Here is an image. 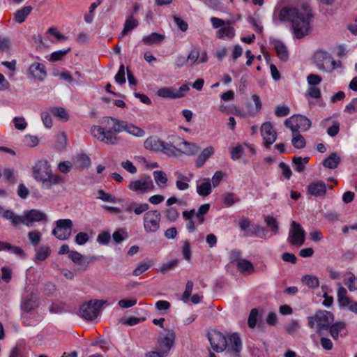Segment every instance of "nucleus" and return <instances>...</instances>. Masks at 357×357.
Segmentation results:
<instances>
[{
	"instance_id": "f8f14e48",
	"label": "nucleus",
	"mask_w": 357,
	"mask_h": 357,
	"mask_svg": "<svg viewBox=\"0 0 357 357\" xmlns=\"http://www.w3.org/2000/svg\"><path fill=\"white\" fill-rule=\"evenodd\" d=\"M314 63L316 67L321 71H326V66L328 63H331L333 66V69L335 68V61L333 59L331 56L324 51H317L314 53Z\"/></svg>"
},
{
	"instance_id": "b1692460",
	"label": "nucleus",
	"mask_w": 357,
	"mask_h": 357,
	"mask_svg": "<svg viewBox=\"0 0 357 357\" xmlns=\"http://www.w3.org/2000/svg\"><path fill=\"white\" fill-rule=\"evenodd\" d=\"M91 164L89 156L85 153L77 154L74 158V165L79 169L88 168Z\"/></svg>"
},
{
	"instance_id": "8fccbe9b",
	"label": "nucleus",
	"mask_w": 357,
	"mask_h": 357,
	"mask_svg": "<svg viewBox=\"0 0 357 357\" xmlns=\"http://www.w3.org/2000/svg\"><path fill=\"white\" fill-rule=\"evenodd\" d=\"M126 237H128L127 231L123 228L114 231L112 234L113 240L116 243H121Z\"/></svg>"
},
{
	"instance_id": "1a4fd4ad",
	"label": "nucleus",
	"mask_w": 357,
	"mask_h": 357,
	"mask_svg": "<svg viewBox=\"0 0 357 357\" xmlns=\"http://www.w3.org/2000/svg\"><path fill=\"white\" fill-rule=\"evenodd\" d=\"M208 339L214 351L220 352L227 349V340L222 333L212 330L208 333Z\"/></svg>"
},
{
	"instance_id": "79ce46f5",
	"label": "nucleus",
	"mask_w": 357,
	"mask_h": 357,
	"mask_svg": "<svg viewBox=\"0 0 357 357\" xmlns=\"http://www.w3.org/2000/svg\"><path fill=\"white\" fill-rule=\"evenodd\" d=\"M155 181L160 187L165 186L167 183V177L166 174L162 171L153 172Z\"/></svg>"
},
{
	"instance_id": "f3484780",
	"label": "nucleus",
	"mask_w": 357,
	"mask_h": 357,
	"mask_svg": "<svg viewBox=\"0 0 357 357\" xmlns=\"http://www.w3.org/2000/svg\"><path fill=\"white\" fill-rule=\"evenodd\" d=\"M172 138L177 141V146H183V151L181 150V153L192 155L199 151V147L195 144H191L178 136H172Z\"/></svg>"
},
{
	"instance_id": "6e6d98bb",
	"label": "nucleus",
	"mask_w": 357,
	"mask_h": 357,
	"mask_svg": "<svg viewBox=\"0 0 357 357\" xmlns=\"http://www.w3.org/2000/svg\"><path fill=\"white\" fill-rule=\"evenodd\" d=\"M258 314V310L256 308H254L250 311L248 320V324L250 328H254L255 327Z\"/></svg>"
},
{
	"instance_id": "052dcab7",
	"label": "nucleus",
	"mask_w": 357,
	"mask_h": 357,
	"mask_svg": "<svg viewBox=\"0 0 357 357\" xmlns=\"http://www.w3.org/2000/svg\"><path fill=\"white\" fill-rule=\"evenodd\" d=\"M211 22L213 27L215 29L220 28V27H222L225 25L231 24V22L229 20L225 21L220 18L215 17H212L211 18Z\"/></svg>"
},
{
	"instance_id": "72a5a7b5",
	"label": "nucleus",
	"mask_w": 357,
	"mask_h": 357,
	"mask_svg": "<svg viewBox=\"0 0 357 357\" xmlns=\"http://www.w3.org/2000/svg\"><path fill=\"white\" fill-rule=\"evenodd\" d=\"M51 253V249L49 246L43 245L37 249L35 255V261H44Z\"/></svg>"
},
{
	"instance_id": "09e8293b",
	"label": "nucleus",
	"mask_w": 357,
	"mask_h": 357,
	"mask_svg": "<svg viewBox=\"0 0 357 357\" xmlns=\"http://www.w3.org/2000/svg\"><path fill=\"white\" fill-rule=\"evenodd\" d=\"M28 238L33 246H37L41 241V234L38 231H32L28 233Z\"/></svg>"
},
{
	"instance_id": "4c0bfd02",
	"label": "nucleus",
	"mask_w": 357,
	"mask_h": 357,
	"mask_svg": "<svg viewBox=\"0 0 357 357\" xmlns=\"http://www.w3.org/2000/svg\"><path fill=\"white\" fill-rule=\"evenodd\" d=\"M292 137L291 144L294 148L302 149L305 146V139L298 132L293 133Z\"/></svg>"
},
{
	"instance_id": "bf43d9fd",
	"label": "nucleus",
	"mask_w": 357,
	"mask_h": 357,
	"mask_svg": "<svg viewBox=\"0 0 357 357\" xmlns=\"http://www.w3.org/2000/svg\"><path fill=\"white\" fill-rule=\"evenodd\" d=\"M284 126L290 129L293 133H296L298 132V128L296 127V123L295 120V115H293L289 119H287L284 121Z\"/></svg>"
},
{
	"instance_id": "f704fd0d",
	"label": "nucleus",
	"mask_w": 357,
	"mask_h": 357,
	"mask_svg": "<svg viewBox=\"0 0 357 357\" xmlns=\"http://www.w3.org/2000/svg\"><path fill=\"white\" fill-rule=\"evenodd\" d=\"M345 331V324L344 322H337L330 327V333L334 340H337L339 333Z\"/></svg>"
},
{
	"instance_id": "864d4df0",
	"label": "nucleus",
	"mask_w": 357,
	"mask_h": 357,
	"mask_svg": "<svg viewBox=\"0 0 357 357\" xmlns=\"http://www.w3.org/2000/svg\"><path fill=\"white\" fill-rule=\"evenodd\" d=\"M98 199H101L104 202H111V203H116V199L114 196L112 195L111 194L107 193L103 190H98Z\"/></svg>"
},
{
	"instance_id": "aec40b11",
	"label": "nucleus",
	"mask_w": 357,
	"mask_h": 357,
	"mask_svg": "<svg viewBox=\"0 0 357 357\" xmlns=\"http://www.w3.org/2000/svg\"><path fill=\"white\" fill-rule=\"evenodd\" d=\"M149 205L147 203H138L136 202H130L127 204L125 211L131 213L133 212L137 215H140L143 213L149 211Z\"/></svg>"
},
{
	"instance_id": "bb28decb",
	"label": "nucleus",
	"mask_w": 357,
	"mask_h": 357,
	"mask_svg": "<svg viewBox=\"0 0 357 357\" xmlns=\"http://www.w3.org/2000/svg\"><path fill=\"white\" fill-rule=\"evenodd\" d=\"M38 307L37 298L31 295L30 297L25 298L21 303L22 310L29 312Z\"/></svg>"
},
{
	"instance_id": "c85d7f7f",
	"label": "nucleus",
	"mask_w": 357,
	"mask_h": 357,
	"mask_svg": "<svg viewBox=\"0 0 357 357\" xmlns=\"http://www.w3.org/2000/svg\"><path fill=\"white\" fill-rule=\"evenodd\" d=\"M295 120L298 132L306 131L311 127V121L306 116L303 115H295Z\"/></svg>"
},
{
	"instance_id": "9d476101",
	"label": "nucleus",
	"mask_w": 357,
	"mask_h": 357,
	"mask_svg": "<svg viewBox=\"0 0 357 357\" xmlns=\"http://www.w3.org/2000/svg\"><path fill=\"white\" fill-rule=\"evenodd\" d=\"M190 90L187 84H183L176 89L172 87H162L157 91V95L163 98L176 99L183 98L185 93Z\"/></svg>"
},
{
	"instance_id": "13d9d810",
	"label": "nucleus",
	"mask_w": 357,
	"mask_h": 357,
	"mask_svg": "<svg viewBox=\"0 0 357 357\" xmlns=\"http://www.w3.org/2000/svg\"><path fill=\"white\" fill-rule=\"evenodd\" d=\"M178 260L174 259V260L168 261L165 264H163L160 268V271L162 273H166L167 272L169 271L172 268H175L178 265Z\"/></svg>"
},
{
	"instance_id": "7c9ffc66",
	"label": "nucleus",
	"mask_w": 357,
	"mask_h": 357,
	"mask_svg": "<svg viewBox=\"0 0 357 357\" xmlns=\"http://www.w3.org/2000/svg\"><path fill=\"white\" fill-rule=\"evenodd\" d=\"M138 26V21L133 17L132 15L129 16L126 20L123 29L119 36L120 38H122L125 36L129 31H132L135 28Z\"/></svg>"
},
{
	"instance_id": "c9c22d12",
	"label": "nucleus",
	"mask_w": 357,
	"mask_h": 357,
	"mask_svg": "<svg viewBox=\"0 0 357 357\" xmlns=\"http://www.w3.org/2000/svg\"><path fill=\"white\" fill-rule=\"evenodd\" d=\"M124 131L135 137H142L145 135V131L144 130L128 122H126Z\"/></svg>"
},
{
	"instance_id": "39448f33",
	"label": "nucleus",
	"mask_w": 357,
	"mask_h": 357,
	"mask_svg": "<svg viewBox=\"0 0 357 357\" xmlns=\"http://www.w3.org/2000/svg\"><path fill=\"white\" fill-rule=\"evenodd\" d=\"M308 326L312 328L316 325L317 332L319 333L321 329L328 328L333 321V315L328 311H318L314 316L309 317Z\"/></svg>"
},
{
	"instance_id": "680f3d73",
	"label": "nucleus",
	"mask_w": 357,
	"mask_h": 357,
	"mask_svg": "<svg viewBox=\"0 0 357 357\" xmlns=\"http://www.w3.org/2000/svg\"><path fill=\"white\" fill-rule=\"evenodd\" d=\"M321 80V77L316 74H310L307 77V83L310 86H316Z\"/></svg>"
},
{
	"instance_id": "a19ab883",
	"label": "nucleus",
	"mask_w": 357,
	"mask_h": 357,
	"mask_svg": "<svg viewBox=\"0 0 357 357\" xmlns=\"http://www.w3.org/2000/svg\"><path fill=\"white\" fill-rule=\"evenodd\" d=\"M248 232L250 236H255L261 238H264L266 236L264 228L259 225H252Z\"/></svg>"
},
{
	"instance_id": "7ed1b4c3",
	"label": "nucleus",
	"mask_w": 357,
	"mask_h": 357,
	"mask_svg": "<svg viewBox=\"0 0 357 357\" xmlns=\"http://www.w3.org/2000/svg\"><path fill=\"white\" fill-rule=\"evenodd\" d=\"M110 119H116V118L104 117L101 122L104 127L93 126L91 127V132L93 137L97 138L100 142L109 144H116L118 142V137L114 134L112 130L114 122L109 121Z\"/></svg>"
},
{
	"instance_id": "a878e982",
	"label": "nucleus",
	"mask_w": 357,
	"mask_h": 357,
	"mask_svg": "<svg viewBox=\"0 0 357 357\" xmlns=\"http://www.w3.org/2000/svg\"><path fill=\"white\" fill-rule=\"evenodd\" d=\"M214 151L215 150L213 146H208L204 149L197 159L196 167L197 168L202 167L206 161L214 153Z\"/></svg>"
},
{
	"instance_id": "cd10ccee",
	"label": "nucleus",
	"mask_w": 357,
	"mask_h": 357,
	"mask_svg": "<svg viewBox=\"0 0 357 357\" xmlns=\"http://www.w3.org/2000/svg\"><path fill=\"white\" fill-rule=\"evenodd\" d=\"M340 157L338 153H333L322 162L323 166L329 169L336 168L340 162Z\"/></svg>"
},
{
	"instance_id": "49530a36",
	"label": "nucleus",
	"mask_w": 357,
	"mask_h": 357,
	"mask_svg": "<svg viewBox=\"0 0 357 357\" xmlns=\"http://www.w3.org/2000/svg\"><path fill=\"white\" fill-rule=\"evenodd\" d=\"M239 201V198L234 193L227 192L223 195V203L227 206H230Z\"/></svg>"
},
{
	"instance_id": "603ef678",
	"label": "nucleus",
	"mask_w": 357,
	"mask_h": 357,
	"mask_svg": "<svg viewBox=\"0 0 357 357\" xmlns=\"http://www.w3.org/2000/svg\"><path fill=\"white\" fill-rule=\"evenodd\" d=\"M292 164L294 169L299 173L303 172L305 169V166L303 165V158L301 157H294Z\"/></svg>"
},
{
	"instance_id": "6e6552de",
	"label": "nucleus",
	"mask_w": 357,
	"mask_h": 357,
	"mask_svg": "<svg viewBox=\"0 0 357 357\" xmlns=\"http://www.w3.org/2000/svg\"><path fill=\"white\" fill-rule=\"evenodd\" d=\"M305 239V232L301 225L295 221H292L289 232L288 242L291 245L300 247L304 244Z\"/></svg>"
},
{
	"instance_id": "c756f323",
	"label": "nucleus",
	"mask_w": 357,
	"mask_h": 357,
	"mask_svg": "<svg viewBox=\"0 0 357 357\" xmlns=\"http://www.w3.org/2000/svg\"><path fill=\"white\" fill-rule=\"evenodd\" d=\"M32 10L33 8L31 6L23 7L15 13L14 20L20 24L24 22Z\"/></svg>"
},
{
	"instance_id": "f257e3e1",
	"label": "nucleus",
	"mask_w": 357,
	"mask_h": 357,
	"mask_svg": "<svg viewBox=\"0 0 357 357\" xmlns=\"http://www.w3.org/2000/svg\"><path fill=\"white\" fill-rule=\"evenodd\" d=\"M312 18L311 9L307 5H303L300 8L291 6L275 8L273 15V22L276 25L279 23L291 22L294 36L298 39L308 34Z\"/></svg>"
},
{
	"instance_id": "0e129e2a",
	"label": "nucleus",
	"mask_w": 357,
	"mask_h": 357,
	"mask_svg": "<svg viewBox=\"0 0 357 357\" xmlns=\"http://www.w3.org/2000/svg\"><path fill=\"white\" fill-rule=\"evenodd\" d=\"M110 238L111 236L108 231H102L98 234L97 241L100 245H107Z\"/></svg>"
},
{
	"instance_id": "69168bd1",
	"label": "nucleus",
	"mask_w": 357,
	"mask_h": 357,
	"mask_svg": "<svg viewBox=\"0 0 357 357\" xmlns=\"http://www.w3.org/2000/svg\"><path fill=\"white\" fill-rule=\"evenodd\" d=\"M13 123L15 128L17 130H22L27 126V123L24 117H15L13 119Z\"/></svg>"
},
{
	"instance_id": "58836bf2",
	"label": "nucleus",
	"mask_w": 357,
	"mask_h": 357,
	"mask_svg": "<svg viewBox=\"0 0 357 357\" xmlns=\"http://www.w3.org/2000/svg\"><path fill=\"white\" fill-rule=\"evenodd\" d=\"M264 221L271 231H272L274 234H278L279 226L276 218L271 215H267L265 216Z\"/></svg>"
},
{
	"instance_id": "2f4dec72",
	"label": "nucleus",
	"mask_w": 357,
	"mask_h": 357,
	"mask_svg": "<svg viewBox=\"0 0 357 357\" xmlns=\"http://www.w3.org/2000/svg\"><path fill=\"white\" fill-rule=\"evenodd\" d=\"M235 36V29L229 25L220 28L217 32V37L219 38L231 39Z\"/></svg>"
},
{
	"instance_id": "393cba45",
	"label": "nucleus",
	"mask_w": 357,
	"mask_h": 357,
	"mask_svg": "<svg viewBox=\"0 0 357 357\" xmlns=\"http://www.w3.org/2000/svg\"><path fill=\"white\" fill-rule=\"evenodd\" d=\"M165 36L164 34H160L156 32L152 33L150 35L145 36L143 37L142 41L144 45H158L162 43Z\"/></svg>"
},
{
	"instance_id": "412c9836",
	"label": "nucleus",
	"mask_w": 357,
	"mask_h": 357,
	"mask_svg": "<svg viewBox=\"0 0 357 357\" xmlns=\"http://www.w3.org/2000/svg\"><path fill=\"white\" fill-rule=\"evenodd\" d=\"M24 215L26 220V226L28 227H31L34 222L47 220V215L38 210L31 209L25 213Z\"/></svg>"
},
{
	"instance_id": "c03bdc74",
	"label": "nucleus",
	"mask_w": 357,
	"mask_h": 357,
	"mask_svg": "<svg viewBox=\"0 0 357 357\" xmlns=\"http://www.w3.org/2000/svg\"><path fill=\"white\" fill-rule=\"evenodd\" d=\"M164 214L165 218L171 222L176 221L179 218V213L175 207H169L167 208L165 211Z\"/></svg>"
},
{
	"instance_id": "f03ea898",
	"label": "nucleus",
	"mask_w": 357,
	"mask_h": 357,
	"mask_svg": "<svg viewBox=\"0 0 357 357\" xmlns=\"http://www.w3.org/2000/svg\"><path fill=\"white\" fill-rule=\"evenodd\" d=\"M33 176L37 181L42 182L43 188L50 189L53 185L62 181L59 175H54L50 164L45 160L38 161L33 167Z\"/></svg>"
},
{
	"instance_id": "a18cd8bd",
	"label": "nucleus",
	"mask_w": 357,
	"mask_h": 357,
	"mask_svg": "<svg viewBox=\"0 0 357 357\" xmlns=\"http://www.w3.org/2000/svg\"><path fill=\"white\" fill-rule=\"evenodd\" d=\"M237 267L241 273L250 272L254 270L253 264L250 261L243 259L237 262Z\"/></svg>"
},
{
	"instance_id": "4468645a",
	"label": "nucleus",
	"mask_w": 357,
	"mask_h": 357,
	"mask_svg": "<svg viewBox=\"0 0 357 357\" xmlns=\"http://www.w3.org/2000/svg\"><path fill=\"white\" fill-rule=\"evenodd\" d=\"M176 339V334L173 331H168L167 335L161 340L160 342V350H162L160 356L167 355L174 345Z\"/></svg>"
},
{
	"instance_id": "5701e85b",
	"label": "nucleus",
	"mask_w": 357,
	"mask_h": 357,
	"mask_svg": "<svg viewBox=\"0 0 357 357\" xmlns=\"http://www.w3.org/2000/svg\"><path fill=\"white\" fill-rule=\"evenodd\" d=\"M164 141L160 140L157 136H151L144 142V148L152 151H160L162 147Z\"/></svg>"
},
{
	"instance_id": "338daca9",
	"label": "nucleus",
	"mask_w": 357,
	"mask_h": 357,
	"mask_svg": "<svg viewBox=\"0 0 357 357\" xmlns=\"http://www.w3.org/2000/svg\"><path fill=\"white\" fill-rule=\"evenodd\" d=\"M290 109L287 106H278L275 109V114L278 117H282L289 115Z\"/></svg>"
},
{
	"instance_id": "ea45409f",
	"label": "nucleus",
	"mask_w": 357,
	"mask_h": 357,
	"mask_svg": "<svg viewBox=\"0 0 357 357\" xmlns=\"http://www.w3.org/2000/svg\"><path fill=\"white\" fill-rule=\"evenodd\" d=\"M68 257L72 260L73 263L76 264L84 265V270H85L87 268L89 262L82 263L84 257L77 251L71 250L70 252H69Z\"/></svg>"
},
{
	"instance_id": "dca6fc26",
	"label": "nucleus",
	"mask_w": 357,
	"mask_h": 357,
	"mask_svg": "<svg viewBox=\"0 0 357 357\" xmlns=\"http://www.w3.org/2000/svg\"><path fill=\"white\" fill-rule=\"evenodd\" d=\"M29 75L34 79L43 82L47 76V72L44 64L33 63L29 68Z\"/></svg>"
},
{
	"instance_id": "e2e57ef3",
	"label": "nucleus",
	"mask_w": 357,
	"mask_h": 357,
	"mask_svg": "<svg viewBox=\"0 0 357 357\" xmlns=\"http://www.w3.org/2000/svg\"><path fill=\"white\" fill-rule=\"evenodd\" d=\"M89 239V234L86 232H79L75 236V243L77 245H84Z\"/></svg>"
},
{
	"instance_id": "9b49d317",
	"label": "nucleus",
	"mask_w": 357,
	"mask_h": 357,
	"mask_svg": "<svg viewBox=\"0 0 357 357\" xmlns=\"http://www.w3.org/2000/svg\"><path fill=\"white\" fill-rule=\"evenodd\" d=\"M128 188L134 192L144 193L152 191L154 189V184L151 176H146L139 179L130 181Z\"/></svg>"
},
{
	"instance_id": "a211bd4d",
	"label": "nucleus",
	"mask_w": 357,
	"mask_h": 357,
	"mask_svg": "<svg viewBox=\"0 0 357 357\" xmlns=\"http://www.w3.org/2000/svg\"><path fill=\"white\" fill-rule=\"evenodd\" d=\"M270 42L273 45L278 58L283 61H287L289 59V52L284 43L275 38L271 39Z\"/></svg>"
},
{
	"instance_id": "4be33fe9",
	"label": "nucleus",
	"mask_w": 357,
	"mask_h": 357,
	"mask_svg": "<svg viewBox=\"0 0 357 357\" xmlns=\"http://www.w3.org/2000/svg\"><path fill=\"white\" fill-rule=\"evenodd\" d=\"M227 349L229 353L237 354L240 352L242 349V342L238 333H234L229 336Z\"/></svg>"
},
{
	"instance_id": "473e14b6",
	"label": "nucleus",
	"mask_w": 357,
	"mask_h": 357,
	"mask_svg": "<svg viewBox=\"0 0 357 357\" xmlns=\"http://www.w3.org/2000/svg\"><path fill=\"white\" fill-rule=\"evenodd\" d=\"M204 180L206 181L197 185V192L202 197L208 196L211 192V184L208 178H204Z\"/></svg>"
},
{
	"instance_id": "3c124183",
	"label": "nucleus",
	"mask_w": 357,
	"mask_h": 357,
	"mask_svg": "<svg viewBox=\"0 0 357 357\" xmlns=\"http://www.w3.org/2000/svg\"><path fill=\"white\" fill-rule=\"evenodd\" d=\"M109 121H113L114 125L112 127V130L114 132V134L121 132L122 131H124L125 126H126V121H120L118 119H110Z\"/></svg>"
},
{
	"instance_id": "e433bc0d",
	"label": "nucleus",
	"mask_w": 357,
	"mask_h": 357,
	"mask_svg": "<svg viewBox=\"0 0 357 357\" xmlns=\"http://www.w3.org/2000/svg\"><path fill=\"white\" fill-rule=\"evenodd\" d=\"M302 282L309 288L314 289L319 286V281L317 277L311 275H305L302 278Z\"/></svg>"
},
{
	"instance_id": "ddd939ff",
	"label": "nucleus",
	"mask_w": 357,
	"mask_h": 357,
	"mask_svg": "<svg viewBox=\"0 0 357 357\" xmlns=\"http://www.w3.org/2000/svg\"><path fill=\"white\" fill-rule=\"evenodd\" d=\"M261 134L264 141V146L267 148L276 140L277 133L271 122H265L261 125Z\"/></svg>"
},
{
	"instance_id": "de8ad7c7",
	"label": "nucleus",
	"mask_w": 357,
	"mask_h": 357,
	"mask_svg": "<svg viewBox=\"0 0 357 357\" xmlns=\"http://www.w3.org/2000/svg\"><path fill=\"white\" fill-rule=\"evenodd\" d=\"M51 112L56 116L60 118L63 121H68L69 119V115L67 112V111L63 108L61 107H52L51 109Z\"/></svg>"
},
{
	"instance_id": "774afa93",
	"label": "nucleus",
	"mask_w": 357,
	"mask_h": 357,
	"mask_svg": "<svg viewBox=\"0 0 357 357\" xmlns=\"http://www.w3.org/2000/svg\"><path fill=\"white\" fill-rule=\"evenodd\" d=\"M121 165L124 169H126L130 174H135L137 172L136 167L133 165V163L131 161L128 160L123 161L121 163Z\"/></svg>"
},
{
	"instance_id": "5fc2aeb1",
	"label": "nucleus",
	"mask_w": 357,
	"mask_h": 357,
	"mask_svg": "<svg viewBox=\"0 0 357 357\" xmlns=\"http://www.w3.org/2000/svg\"><path fill=\"white\" fill-rule=\"evenodd\" d=\"M70 51V48H67L63 50H59L54 52L50 55V60L52 61H60Z\"/></svg>"
},
{
	"instance_id": "37998d69",
	"label": "nucleus",
	"mask_w": 357,
	"mask_h": 357,
	"mask_svg": "<svg viewBox=\"0 0 357 357\" xmlns=\"http://www.w3.org/2000/svg\"><path fill=\"white\" fill-rule=\"evenodd\" d=\"M178 180L176 182V188L179 190H185L189 188L188 182L190 179L183 174H178Z\"/></svg>"
},
{
	"instance_id": "4d7b16f0",
	"label": "nucleus",
	"mask_w": 357,
	"mask_h": 357,
	"mask_svg": "<svg viewBox=\"0 0 357 357\" xmlns=\"http://www.w3.org/2000/svg\"><path fill=\"white\" fill-rule=\"evenodd\" d=\"M114 79L115 81L119 84H123L126 83L124 65L121 64L120 66L119 71L115 75Z\"/></svg>"
},
{
	"instance_id": "6ab92c4d",
	"label": "nucleus",
	"mask_w": 357,
	"mask_h": 357,
	"mask_svg": "<svg viewBox=\"0 0 357 357\" xmlns=\"http://www.w3.org/2000/svg\"><path fill=\"white\" fill-rule=\"evenodd\" d=\"M169 143L164 142L162 149L160 151L169 157H176L181 154V149L177 146V141L171 137Z\"/></svg>"
},
{
	"instance_id": "423d86ee",
	"label": "nucleus",
	"mask_w": 357,
	"mask_h": 357,
	"mask_svg": "<svg viewBox=\"0 0 357 357\" xmlns=\"http://www.w3.org/2000/svg\"><path fill=\"white\" fill-rule=\"evenodd\" d=\"M106 301L102 300H91L84 303L80 307L79 314L86 320H92L98 317Z\"/></svg>"
},
{
	"instance_id": "2eb2a0df",
	"label": "nucleus",
	"mask_w": 357,
	"mask_h": 357,
	"mask_svg": "<svg viewBox=\"0 0 357 357\" xmlns=\"http://www.w3.org/2000/svg\"><path fill=\"white\" fill-rule=\"evenodd\" d=\"M307 194L314 197H324L326 193V183L322 181L310 183L307 188Z\"/></svg>"
},
{
	"instance_id": "0eeeda50",
	"label": "nucleus",
	"mask_w": 357,
	"mask_h": 357,
	"mask_svg": "<svg viewBox=\"0 0 357 357\" xmlns=\"http://www.w3.org/2000/svg\"><path fill=\"white\" fill-rule=\"evenodd\" d=\"M73 224L70 219H60L56 222V227L52 234L58 239L65 241L71 236Z\"/></svg>"
},
{
	"instance_id": "20e7f679",
	"label": "nucleus",
	"mask_w": 357,
	"mask_h": 357,
	"mask_svg": "<svg viewBox=\"0 0 357 357\" xmlns=\"http://www.w3.org/2000/svg\"><path fill=\"white\" fill-rule=\"evenodd\" d=\"M161 213L158 210H149L143 215V227L147 234H155L159 231L161 224Z\"/></svg>"
}]
</instances>
